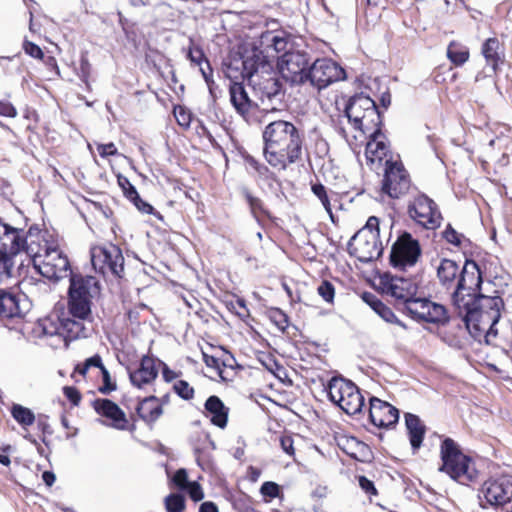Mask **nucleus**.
I'll list each match as a JSON object with an SVG mask.
<instances>
[{
	"mask_svg": "<svg viewBox=\"0 0 512 512\" xmlns=\"http://www.w3.org/2000/svg\"><path fill=\"white\" fill-rule=\"evenodd\" d=\"M262 137L264 158L273 168L285 170L301 160L304 135L292 122L271 121L264 128Z\"/></svg>",
	"mask_w": 512,
	"mask_h": 512,
	"instance_id": "f257e3e1",
	"label": "nucleus"
},
{
	"mask_svg": "<svg viewBox=\"0 0 512 512\" xmlns=\"http://www.w3.org/2000/svg\"><path fill=\"white\" fill-rule=\"evenodd\" d=\"M465 305L454 306L465 322L470 335L477 341L486 344L493 343L498 331L495 325L500 319L501 309L504 306L499 296H486L479 291L464 296Z\"/></svg>",
	"mask_w": 512,
	"mask_h": 512,
	"instance_id": "f03ea898",
	"label": "nucleus"
},
{
	"mask_svg": "<svg viewBox=\"0 0 512 512\" xmlns=\"http://www.w3.org/2000/svg\"><path fill=\"white\" fill-rule=\"evenodd\" d=\"M437 278L442 287L451 291L454 306H464V296L479 291L482 284L481 271L474 261H466L460 267L455 261L442 259L437 267Z\"/></svg>",
	"mask_w": 512,
	"mask_h": 512,
	"instance_id": "7ed1b4c3",
	"label": "nucleus"
},
{
	"mask_svg": "<svg viewBox=\"0 0 512 512\" xmlns=\"http://www.w3.org/2000/svg\"><path fill=\"white\" fill-rule=\"evenodd\" d=\"M242 65V75L259 95L260 105L265 104V99L271 101L280 95L281 84L275 77L269 56H263L260 52L244 55Z\"/></svg>",
	"mask_w": 512,
	"mask_h": 512,
	"instance_id": "20e7f679",
	"label": "nucleus"
},
{
	"mask_svg": "<svg viewBox=\"0 0 512 512\" xmlns=\"http://www.w3.org/2000/svg\"><path fill=\"white\" fill-rule=\"evenodd\" d=\"M442 466L440 471L448 474L453 480L463 485L475 481L478 472L473 460L463 454L457 443L451 438H445L440 447Z\"/></svg>",
	"mask_w": 512,
	"mask_h": 512,
	"instance_id": "39448f33",
	"label": "nucleus"
},
{
	"mask_svg": "<svg viewBox=\"0 0 512 512\" xmlns=\"http://www.w3.org/2000/svg\"><path fill=\"white\" fill-rule=\"evenodd\" d=\"M98 281L92 276L74 275L70 279L68 312L74 318L92 321V299L99 294Z\"/></svg>",
	"mask_w": 512,
	"mask_h": 512,
	"instance_id": "423d86ee",
	"label": "nucleus"
},
{
	"mask_svg": "<svg viewBox=\"0 0 512 512\" xmlns=\"http://www.w3.org/2000/svg\"><path fill=\"white\" fill-rule=\"evenodd\" d=\"M345 114L362 135L380 127L381 116L377 106L369 96L363 93L353 96L345 109Z\"/></svg>",
	"mask_w": 512,
	"mask_h": 512,
	"instance_id": "0eeeda50",
	"label": "nucleus"
},
{
	"mask_svg": "<svg viewBox=\"0 0 512 512\" xmlns=\"http://www.w3.org/2000/svg\"><path fill=\"white\" fill-rule=\"evenodd\" d=\"M327 390L329 399L345 413L354 415L361 412L364 397L353 382L341 377H333L327 385Z\"/></svg>",
	"mask_w": 512,
	"mask_h": 512,
	"instance_id": "6e6552de",
	"label": "nucleus"
},
{
	"mask_svg": "<svg viewBox=\"0 0 512 512\" xmlns=\"http://www.w3.org/2000/svg\"><path fill=\"white\" fill-rule=\"evenodd\" d=\"M33 264L42 276L51 280L58 281L75 275L72 274L67 255L49 242H45V253L40 258H35Z\"/></svg>",
	"mask_w": 512,
	"mask_h": 512,
	"instance_id": "1a4fd4ad",
	"label": "nucleus"
},
{
	"mask_svg": "<svg viewBox=\"0 0 512 512\" xmlns=\"http://www.w3.org/2000/svg\"><path fill=\"white\" fill-rule=\"evenodd\" d=\"M12 235L15 236V241L11 239L8 246L11 254L25 253L34 263L35 258H40L45 253V242L48 241L37 226H31L28 231L15 227Z\"/></svg>",
	"mask_w": 512,
	"mask_h": 512,
	"instance_id": "9d476101",
	"label": "nucleus"
},
{
	"mask_svg": "<svg viewBox=\"0 0 512 512\" xmlns=\"http://www.w3.org/2000/svg\"><path fill=\"white\" fill-rule=\"evenodd\" d=\"M230 102L236 112L249 124H259L262 119L258 113L277 111L275 107L271 109L260 107V104L249 98L248 93L242 83L233 82L229 87Z\"/></svg>",
	"mask_w": 512,
	"mask_h": 512,
	"instance_id": "9b49d317",
	"label": "nucleus"
},
{
	"mask_svg": "<svg viewBox=\"0 0 512 512\" xmlns=\"http://www.w3.org/2000/svg\"><path fill=\"white\" fill-rule=\"evenodd\" d=\"M91 262L96 271L103 275L122 277L124 257L119 247L113 244L96 246L91 249Z\"/></svg>",
	"mask_w": 512,
	"mask_h": 512,
	"instance_id": "f8f14e48",
	"label": "nucleus"
},
{
	"mask_svg": "<svg viewBox=\"0 0 512 512\" xmlns=\"http://www.w3.org/2000/svg\"><path fill=\"white\" fill-rule=\"evenodd\" d=\"M408 214L418 225L429 230L438 228L442 220L437 204L425 194H418L409 202Z\"/></svg>",
	"mask_w": 512,
	"mask_h": 512,
	"instance_id": "ddd939ff",
	"label": "nucleus"
},
{
	"mask_svg": "<svg viewBox=\"0 0 512 512\" xmlns=\"http://www.w3.org/2000/svg\"><path fill=\"white\" fill-rule=\"evenodd\" d=\"M345 78V72L336 62L331 59H317L310 66L306 73V83L317 90H321L332 84L333 82Z\"/></svg>",
	"mask_w": 512,
	"mask_h": 512,
	"instance_id": "4468645a",
	"label": "nucleus"
},
{
	"mask_svg": "<svg viewBox=\"0 0 512 512\" xmlns=\"http://www.w3.org/2000/svg\"><path fill=\"white\" fill-rule=\"evenodd\" d=\"M421 255V248L418 240L414 239L411 234L404 232L394 242L391 253L390 262L395 268L406 269L414 266Z\"/></svg>",
	"mask_w": 512,
	"mask_h": 512,
	"instance_id": "2eb2a0df",
	"label": "nucleus"
},
{
	"mask_svg": "<svg viewBox=\"0 0 512 512\" xmlns=\"http://www.w3.org/2000/svg\"><path fill=\"white\" fill-rule=\"evenodd\" d=\"M308 59L299 51L285 52L277 60V67L282 78L292 85L306 83Z\"/></svg>",
	"mask_w": 512,
	"mask_h": 512,
	"instance_id": "dca6fc26",
	"label": "nucleus"
},
{
	"mask_svg": "<svg viewBox=\"0 0 512 512\" xmlns=\"http://www.w3.org/2000/svg\"><path fill=\"white\" fill-rule=\"evenodd\" d=\"M405 311L416 321L432 324H445L448 321L446 308L427 298H414L408 301Z\"/></svg>",
	"mask_w": 512,
	"mask_h": 512,
	"instance_id": "f3484780",
	"label": "nucleus"
},
{
	"mask_svg": "<svg viewBox=\"0 0 512 512\" xmlns=\"http://www.w3.org/2000/svg\"><path fill=\"white\" fill-rule=\"evenodd\" d=\"M410 187V178L403 164L399 161L386 160L382 191L391 198L405 194Z\"/></svg>",
	"mask_w": 512,
	"mask_h": 512,
	"instance_id": "a211bd4d",
	"label": "nucleus"
},
{
	"mask_svg": "<svg viewBox=\"0 0 512 512\" xmlns=\"http://www.w3.org/2000/svg\"><path fill=\"white\" fill-rule=\"evenodd\" d=\"M349 253L361 262L377 259L382 254V246L375 234L358 231L348 243Z\"/></svg>",
	"mask_w": 512,
	"mask_h": 512,
	"instance_id": "6ab92c4d",
	"label": "nucleus"
},
{
	"mask_svg": "<svg viewBox=\"0 0 512 512\" xmlns=\"http://www.w3.org/2000/svg\"><path fill=\"white\" fill-rule=\"evenodd\" d=\"M29 302L24 294L17 290L0 288V318H20L29 310Z\"/></svg>",
	"mask_w": 512,
	"mask_h": 512,
	"instance_id": "aec40b11",
	"label": "nucleus"
},
{
	"mask_svg": "<svg viewBox=\"0 0 512 512\" xmlns=\"http://www.w3.org/2000/svg\"><path fill=\"white\" fill-rule=\"evenodd\" d=\"M482 492L484 499L492 507L502 506L512 497V476L502 475L499 478L486 481Z\"/></svg>",
	"mask_w": 512,
	"mask_h": 512,
	"instance_id": "412c9836",
	"label": "nucleus"
},
{
	"mask_svg": "<svg viewBox=\"0 0 512 512\" xmlns=\"http://www.w3.org/2000/svg\"><path fill=\"white\" fill-rule=\"evenodd\" d=\"M366 135H369L365 148L366 161L372 169H377L381 166L383 160H387L386 157L390 152L389 143L380 127L371 130Z\"/></svg>",
	"mask_w": 512,
	"mask_h": 512,
	"instance_id": "4be33fe9",
	"label": "nucleus"
},
{
	"mask_svg": "<svg viewBox=\"0 0 512 512\" xmlns=\"http://www.w3.org/2000/svg\"><path fill=\"white\" fill-rule=\"evenodd\" d=\"M381 283L383 291L387 295L403 302L404 310L407 308L408 301H412L415 298L417 285L411 279L387 275L382 278Z\"/></svg>",
	"mask_w": 512,
	"mask_h": 512,
	"instance_id": "5701e85b",
	"label": "nucleus"
},
{
	"mask_svg": "<svg viewBox=\"0 0 512 512\" xmlns=\"http://www.w3.org/2000/svg\"><path fill=\"white\" fill-rule=\"evenodd\" d=\"M369 418L375 427L388 428L397 423L399 411L390 403L372 397L370 398Z\"/></svg>",
	"mask_w": 512,
	"mask_h": 512,
	"instance_id": "b1692460",
	"label": "nucleus"
},
{
	"mask_svg": "<svg viewBox=\"0 0 512 512\" xmlns=\"http://www.w3.org/2000/svg\"><path fill=\"white\" fill-rule=\"evenodd\" d=\"M259 43V47H254L245 55H252L255 52H260L263 56H269V61L273 64L278 53L287 52L288 38L282 33L266 31L261 34Z\"/></svg>",
	"mask_w": 512,
	"mask_h": 512,
	"instance_id": "393cba45",
	"label": "nucleus"
},
{
	"mask_svg": "<svg viewBox=\"0 0 512 512\" xmlns=\"http://www.w3.org/2000/svg\"><path fill=\"white\" fill-rule=\"evenodd\" d=\"M158 376L156 361L149 356H143L139 367L134 371H129V378L133 386L143 389L151 384Z\"/></svg>",
	"mask_w": 512,
	"mask_h": 512,
	"instance_id": "a878e982",
	"label": "nucleus"
},
{
	"mask_svg": "<svg viewBox=\"0 0 512 512\" xmlns=\"http://www.w3.org/2000/svg\"><path fill=\"white\" fill-rule=\"evenodd\" d=\"M96 412L112 421V426L117 429H125L127 419L120 407L109 399H98L94 402Z\"/></svg>",
	"mask_w": 512,
	"mask_h": 512,
	"instance_id": "bb28decb",
	"label": "nucleus"
},
{
	"mask_svg": "<svg viewBox=\"0 0 512 512\" xmlns=\"http://www.w3.org/2000/svg\"><path fill=\"white\" fill-rule=\"evenodd\" d=\"M86 319H77L74 317L61 318V337L65 341L75 340L81 337H87L91 328L86 327Z\"/></svg>",
	"mask_w": 512,
	"mask_h": 512,
	"instance_id": "cd10ccee",
	"label": "nucleus"
},
{
	"mask_svg": "<svg viewBox=\"0 0 512 512\" xmlns=\"http://www.w3.org/2000/svg\"><path fill=\"white\" fill-rule=\"evenodd\" d=\"M205 409L210 421L219 428H225L228 421V408L218 396H210L205 402Z\"/></svg>",
	"mask_w": 512,
	"mask_h": 512,
	"instance_id": "c85d7f7f",
	"label": "nucleus"
},
{
	"mask_svg": "<svg viewBox=\"0 0 512 512\" xmlns=\"http://www.w3.org/2000/svg\"><path fill=\"white\" fill-rule=\"evenodd\" d=\"M405 424L408 430L410 444L414 451L418 450L423 442L425 435V425L420 418L414 414H405Z\"/></svg>",
	"mask_w": 512,
	"mask_h": 512,
	"instance_id": "c756f323",
	"label": "nucleus"
},
{
	"mask_svg": "<svg viewBox=\"0 0 512 512\" xmlns=\"http://www.w3.org/2000/svg\"><path fill=\"white\" fill-rule=\"evenodd\" d=\"M35 334L40 337H61V318L58 315H50L38 321L34 328Z\"/></svg>",
	"mask_w": 512,
	"mask_h": 512,
	"instance_id": "7c9ffc66",
	"label": "nucleus"
},
{
	"mask_svg": "<svg viewBox=\"0 0 512 512\" xmlns=\"http://www.w3.org/2000/svg\"><path fill=\"white\" fill-rule=\"evenodd\" d=\"M364 299L384 321H386L388 323L396 324L403 329H407V326L401 320L398 319V317L395 315V313L392 311V309L389 308L388 306H386L384 303H382L376 297L369 294V295H365Z\"/></svg>",
	"mask_w": 512,
	"mask_h": 512,
	"instance_id": "2f4dec72",
	"label": "nucleus"
},
{
	"mask_svg": "<svg viewBox=\"0 0 512 512\" xmlns=\"http://www.w3.org/2000/svg\"><path fill=\"white\" fill-rule=\"evenodd\" d=\"M499 46V41L496 38L487 39L482 46V54L486 60V63L494 72L496 71L501 60L498 52Z\"/></svg>",
	"mask_w": 512,
	"mask_h": 512,
	"instance_id": "473e14b6",
	"label": "nucleus"
},
{
	"mask_svg": "<svg viewBox=\"0 0 512 512\" xmlns=\"http://www.w3.org/2000/svg\"><path fill=\"white\" fill-rule=\"evenodd\" d=\"M139 415L146 421H155L162 414V408L153 396L145 398L138 407Z\"/></svg>",
	"mask_w": 512,
	"mask_h": 512,
	"instance_id": "72a5a7b5",
	"label": "nucleus"
},
{
	"mask_svg": "<svg viewBox=\"0 0 512 512\" xmlns=\"http://www.w3.org/2000/svg\"><path fill=\"white\" fill-rule=\"evenodd\" d=\"M447 57L453 64L460 66L468 60L469 51L466 47L451 42L447 48Z\"/></svg>",
	"mask_w": 512,
	"mask_h": 512,
	"instance_id": "f704fd0d",
	"label": "nucleus"
},
{
	"mask_svg": "<svg viewBox=\"0 0 512 512\" xmlns=\"http://www.w3.org/2000/svg\"><path fill=\"white\" fill-rule=\"evenodd\" d=\"M13 418L23 427L30 426L35 421L34 413L20 404H14L11 409Z\"/></svg>",
	"mask_w": 512,
	"mask_h": 512,
	"instance_id": "c9c22d12",
	"label": "nucleus"
},
{
	"mask_svg": "<svg viewBox=\"0 0 512 512\" xmlns=\"http://www.w3.org/2000/svg\"><path fill=\"white\" fill-rule=\"evenodd\" d=\"M188 58L192 63L200 66V71L205 78L206 82H208V74L206 69L202 66V63L205 62L206 68L210 71L209 62L205 59L203 51L198 47L190 48L188 51Z\"/></svg>",
	"mask_w": 512,
	"mask_h": 512,
	"instance_id": "e433bc0d",
	"label": "nucleus"
},
{
	"mask_svg": "<svg viewBox=\"0 0 512 512\" xmlns=\"http://www.w3.org/2000/svg\"><path fill=\"white\" fill-rule=\"evenodd\" d=\"M11 255L8 249L0 250V283L10 277L12 268Z\"/></svg>",
	"mask_w": 512,
	"mask_h": 512,
	"instance_id": "4c0bfd02",
	"label": "nucleus"
},
{
	"mask_svg": "<svg viewBox=\"0 0 512 512\" xmlns=\"http://www.w3.org/2000/svg\"><path fill=\"white\" fill-rule=\"evenodd\" d=\"M167 512H182L185 508L184 497L181 494L173 493L165 498Z\"/></svg>",
	"mask_w": 512,
	"mask_h": 512,
	"instance_id": "58836bf2",
	"label": "nucleus"
},
{
	"mask_svg": "<svg viewBox=\"0 0 512 512\" xmlns=\"http://www.w3.org/2000/svg\"><path fill=\"white\" fill-rule=\"evenodd\" d=\"M269 318L282 331L288 327L289 321L287 315L278 308L269 311Z\"/></svg>",
	"mask_w": 512,
	"mask_h": 512,
	"instance_id": "ea45409f",
	"label": "nucleus"
},
{
	"mask_svg": "<svg viewBox=\"0 0 512 512\" xmlns=\"http://www.w3.org/2000/svg\"><path fill=\"white\" fill-rule=\"evenodd\" d=\"M245 196L250 206L251 213L257 221H260V213L267 215V211L264 209L262 201L259 198L252 196L250 193H246Z\"/></svg>",
	"mask_w": 512,
	"mask_h": 512,
	"instance_id": "a19ab883",
	"label": "nucleus"
},
{
	"mask_svg": "<svg viewBox=\"0 0 512 512\" xmlns=\"http://www.w3.org/2000/svg\"><path fill=\"white\" fill-rule=\"evenodd\" d=\"M312 192L315 196L321 201L322 205L324 206L325 210L330 214L332 217V209L331 204L326 192V188L322 184H314L312 185Z\"/></svg>",
	"mask_w": 512,
	"mask_h": 512,
	"instance_id": "79ce46f5",
	"label": "nucleus"
},
{
	"mask_svg": "<svg viewBox=\"0 0 512 512\" xmlns=\"http://www.w3.org/2000/svg\"><path fill=\"white\" fill-rule=\"evenodd\" d=\"M14 228L0 219V243L4 249H8L11 239L15 241V236L12 235Z\"/></svg>",
	"mask_w": 512,
	"mask_h": 512,
	"instance_id": "37998d69",
	"label": "nucleus"
},
{
	"mask_svg": "<svg viewBox=\"0 0 512 512\" xmlns=\"http://www.w3.org/2000/svg\"><path fill=\"white\" fill-rule=\"evenodd\" d=\"M117 181L127 199H138V192L128 178L119 175Z\"/></svg>",
	"mask_w": 512,
	"mask_h": 512,
	"instance_id": "c03bdc74",
	"label": "nucleus"
},
{
	"mask_svg": "<svg viewBox=\"0 0 512 512\" xmlns=\"http://www.w3.org/2000/svg\"><path fill=\"white\" fill-rule=\"evenodd\" d=\"M318 294L328 303H332L335 295V288L333 284L327 280L320 283L317 288Z\"/></svg>",
	"mask_w": 512,
	"mask_h": 512,
	"instance_id": "a18cd8bd",
	"label": "nucleus"
},
{
	"mask_svg": "<svg viewBox=\"0 0 512 512\" xmlns=\"http://www.w3.org/2000/svg\"><path fill=\"white\" fill-rule=\"evenodd\" d=\"M102 365L103 364H102L101 357L99 355H94V356L86 359L83 364H78L75 367V372L84 376L90 367L101 368Z\"/></svg>",
	"mask_w": 512,
	"mask_h": 512,
	"instance_id": "49530a36",
	"label": "nucleus"
},
{
	"mask_svg": "<svg viewBox=\"0 0 512 512\" xmlns=\"http://www.w3.org/2000/svg\"><path fill=\"white\" fill-rule=\"evenodd\" d=\"M174 389L176 393L185 400L193 398L194 389L184 380H179L175 383Z\"/></svg>",
	"mask_w": 512,
	"mask_h": 512,
	"instance_id": "de8ad7c7",
	"label": "nucleus"
},
{
	"mask_svg": "<svg viewBox=\"0 0 512 512\" xmlns=\"http://www.w3.org/2000/svg\"><path fill=\"white\" fill-rule=\"evenodd\" d=\"M260 492L264 498H275L279 495L280 487L277 483L267 481L260 488Z\"/></svg>",
	"mask_w": 512,
	"mask_h": 512,
	"instance_id": "09e8293b",
	"label": "nucleus"
},
{
	"mask_svg": "<svg viewBox=\"0 0 512 512\" xmlns=\"http://www.w3.org/2000/svg\"><path fill=\"white\" fill-rule=\"evenodd\" d=\"M103 386L100 387V392L103 394H109L116 389V384L111 381L109 371L102 365L101 368Z\"/></svg>",
	"mask_w": 512,
	"mask_h": 512,
	"instance_id": "8fccbe9b",
	"label": "nucleus"
},
{
	"mask_svg": "<svg viewBox=\"0 0 512 512\" xmlns=\"http://www.w3.org/2000/svg\"><path fill=\"white\" fill-rule=\"evenodd\" d=\"M182 491L187 492L189 497L195 502L202 500L204 497L202 488L197 482H190Z\"/></svg>",
	"mask_w": 512,
	"mask_h": 512,
	"instance_id": "3c124183",
	"label": "nucleus"
},
{
	"mask_svg": "<svg viewBox=\"0 0 512 512\" xmlns=\"http://www.w3.org/2000/svg\"><path fill=\"white\" fill-rule=\"evenodd\" d=\"M443 237L447 242L459 246L463 235L458 233L451 225H448L443 231Z\"/></svg>",
	"mask_w": 512,
	"mask_h": 512,
	"instance_id": "603ef678",
	"label": "nucleus"
},
{
	"mask_svg": "<svg viewBox=\"0 0 512 512\" xmlns=\"http://www.w3.org/2000/svg\"><path fill=\"white\" fill-rule=\"evenodd\" d=\"M203 361L207 367L213 368L216 371V373L218 374V376L221 377L222 379H224V377L222 375V373H223L222 363L218 358L208 355L206 353H203Z\"/></svg>",
	"mask_w": 512,
	"mask_h": 512,
	"instance_id": "864d4df0",
	"label": "nucleus"
},
{
	"mask_svg": "<svg viewBox=\"0 0 512 512\" xmlns=\"http://www.w3.org/2000/svg\"><path fill=\"white\" fill-rule=\"evenodd\" d=\"M172 481L180 490L185 489V487L190 483L185 469L177 470L172 478Z\"/></svg>",
	"mask_w": 512,
	"mask_h": 512,
	"instance_id": "5fc2aeb1",
	"label": "nucleus"
},
{
	"mask_svg": "<svg viewBox=\"0 0 512 512\" xmlns=\"http://www.w3.org/2000/svg\"><path fill=\"white\" fill-rule=\"evenodd\" d=\"M358 483L361 489L369 496L371 497L377 495V490L374 486V483L366 478L365 476H359L358 477Z\"/></svg>",
	"mask_w": 512,
	"mask_h": 512,
	"instance_id": "6e6d98bb",
	"label": "nucleus"
},
{
	"mask_svg": "<svg viewBox=\"0 0 512 512\" xmlns=\"http://www.w3.org/2000/svg\"><path fill=\"white\" fill-rule=\"evenodd\" d=\"M97 151L99 155L103 158L108 156H113L118 153L117 148L114 143L110 142L107 144H97Z\"/></svg>",
	"mask_w": 512,
	"mask_h": 512,
	"instance_id": "4d7b16f0",
	"label": "nucleus"
},
{
	"mask_svg": "<svg viewBox=\"0 0 512 512\" xmlns=\"http://www.w3.org/2000/svg\"><path fill=\"white\" fill-rule=\"evenodd\" d=\"M23 48L24 51L33 58L41 59L44 55L41 48L32 42L25 41Z\"/></svg>",
	"mask_w": 512,
	"mask_h": 512,
	"instance_id": "13d9d810",
	"label": "nucleus"
},
{
	"mask_svg": "<svg viewBox=\"0 0 512 512\" xmlns=\"http://www.w3.org/2000/svg\"><path fill=\"white\" fill-rule=\"evenodd\" d=\"M359 231L370 232L371 234H375V237L379 238V219L375 216L369 217V219L366 222V225Z\"/></svg>",
	"mask_w": 512,
	"mask_h": 512,
	"instance_id": "bf43d9fd",
	"label": "nucleus"
},
{
	"mask_svg": "<svg viewBox=\"0 0 512 512\" xmlns=\"http://www.w3.org/2000/svg\"><path fill=\"white\" fill-rule=\"evenodd\" d=\"M174 114L179 125L188 127L190 125L191 116L182 107L175 108Z\"/></svg>",
	"mask_w": 512,
	"mask_h": 512,
	"instance_id": "052dcab7",
	"label": "nucleus"
},
{
	"mask_svg": "<svg viewBox=\"0 0 512 512\" xmlns=\"http://www.w3.org/2000/svg\"><path fill=\"white\" fill-rule=\"evenodd\" d=\"M63 392H64V395L70 400V402L73 404V405H78L80 400H81V395L79 393V391L74 388V387H70V386H66L63 388Z\"/></svg>",
	"mask_w": 512,
	"mask_h": 512,
	"instance_id": "680f3d73",
	"label": "nucleus"
},
{
	"mask_svg": "<svg viewBox=\"0 0 512 512\" xmlns=\"http://www.w3.org/2000/svg\"><path fill=\"white\" fill-rule=\"evenodd\" d=\"M0 115L14 118L17 115V110L11 103L0 101Z\"/></svg>",
	"mask_w": 512,
	"mask_h": 512,
	"instance_id": "e2e57ef3",
	"label": "nucleus"
},
{
	"mask_svg": "<svg viewBox=\"0 0 512 512\" xmlns=\"http://www.w3.org/2000/svg\"><path fill=\"white\" fill-rule=\"evenodd\" d=\"M280 445L282 450L289 456H293L295 453L293 447V439L291 436L285 435L280 438Z\"/></svg>",
	"mask_w": 512,
	"mask_h": 512,
	"instance_id": "0e129e2a",
	"label": "nucleus"
},
{
	"mask_svg": "<svg viewBox=\"0 0 512 512\" xmlns=\"http://www.w3.org/2000/svg\"><path fill=\"white\" fill-rule=\"evenodd\" d=\"M131 202H133L136 208L143 213L150 214L153 211V207L149 203L143 201L139 196L138 199H132Z\"/></svg>",
	"mask_w": 512,
	"mask_h": 512,
	"instance_id": "69168bd1",
	"label": "nucleus"
},
{
	"mask_svg": "<svg viewBox=\"0 0 512 512\" xmlns=\"http://www.w3.org/2000/svg\"><path fill=\"white\" fill-rule=\"evenodd\" d=\"M347 443L349 446L351 447H354L362 454L364 455L365 453L368 452V447L367 445H365L363 442H360L358 441L357 439L355 438H351L349 440H347Z\"/></svg>",
	"mask_w": 512,
	"mask_h": 512,
	"instance_id": "338daca9",
	"label": "nucleus"
},
{
	"mask_svg": "<svg viewBox=\"0 0 512 512\" xmlns=\"http://www.w3.org/2000/svg\"><path fill=\"white\" fill-rule=\"evenodd\" d=\"M162 366H163V369H162V375H163V378L166 380V381H172L173 379H175L177 377V374L172 371L171 369H169V367L165 364V363H160Z\"/></svg>",
	"mask_w": 512,
	"mask_h": 512,
	"instance_id": "774afa93",
	"label": "nucleus"
}]
</instances>
